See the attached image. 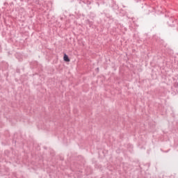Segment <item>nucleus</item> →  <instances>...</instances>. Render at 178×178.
<instances>
[{
	"mask_svg": "<svg viewBox=\"0 0 178 178\" xmlns=\"http://www.w3.org/2000/svg\"><path fill=\"white\" fill-rule=\"evenodd\" d=\"M63 59L65 62H70V59H69V57L66 54L64 55Z\"/></svg>",
	"mask_w": 178,
	"mask_h": 178,
	"instance_id": "nucleus-1",
	"label": "nucleus"
}]
</instances>
